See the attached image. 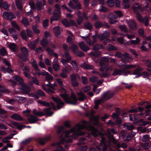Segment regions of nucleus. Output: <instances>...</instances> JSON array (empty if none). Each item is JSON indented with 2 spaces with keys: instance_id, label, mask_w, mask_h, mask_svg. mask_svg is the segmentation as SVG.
<instances>
[{
  "instance_id": "1",
  "label": "nucleus",
  "mask_w": 151,
  "mask_h": 151,
  "mask_svg": "<svg viewBox=\"0 0 151 151\" xmlns=\"http://www.w3.org/2000/svg\"><path fill=\"white\" fill-rule=\"evenodd\" d=\"M56 81L61 87L60 91L61 92L63 93L60 94V96L67 103L74 105L76 104H77L78 99L75 95L72 93L70 98H69V94L68 92L62 87L63 84L62 80L58 78L56 79Z\"/></svg>"
},
{
  "instance_id": "7",
  "label": "nucleus",
  "mask_w": 151,
  "mask_h": 151,
  "mask_svg": "<svg viewBox=\"0 0 151 151\" xmlns=\"http://www.w3.org/2000/svg\"><path fill=\"white\" fill-rule=\"evenodd\" d=\"M136 17L139 21L142 23H144L145 25L146 26L149 25V23L148 22V19L147 17H145L143 19L140 14L138 13H136Z\"/></svg>"
},
{
  "instance_id": "26",
  "label": "nucleus",
  "mask_w": 151,
  "mask_h": 151,
  "mask_svg": "<svg viewBox=\"0 0 151 151\" xmlns=\"http://www.w3.org/2000/svg\"><path fill=\"white\" fill-rule=\"evenodd\" d=\"M51 108L50 107L48 108H45L44 109V112L49 116H51L52 115L53 113L52 111H50Z\"/></svg>"
},
{
  "instance_id": "64",
  "label": "nucleus",
  "mask_w": 151,
  "mask_h": 151,
  "mask_svg": "<svg viewBox=\"0 0 151 151\" xmlns=\"http://www.w3.org/2000/svg\"><path fill=\"white\" fill-rule=\"evenodd\" d=\"M84 27L85 28L89 29H91L92 28V25L88 22L85 23Z\"/></svg>"
},
{
  "instance_id": "25",
  "label": "nucleus",
  "mask_w": 151,
  "mask_h": 151,
  "mask_svg": "<svg viewBox=\"0 0 151 151\" xmlns=\"http://www.w3.org/2000/svg\"><path fill=\"white\" fill-rule=\"evenodd\" d=\"M67 72V69L66 68H64L62 72L60 73L59 75L61 77L66 78L68 77V75L66 74Z\"/></svg>"
},
{
  "instance_id": "11",
  "label": "nucleus",
  "mask_w": 151,
  "mask_h": 151,
  "mask_svg": "<svg viewBox=\"0 0 151 151\" xmlns=\"http://www.w3.org/2000/svg\"><path fill=\"white\" fill-rule=\"evenodd\" d=\"M114 94V92L111 91H108L104 93L102 97L105 101L112 97Z\"/></svg>"
},
{
  "instance_id": "58",
  "label": "nucleus",
  "mask_w": 151,
  "mask_h": 151,
  "mask_svg": "<svg viewBox=\"0 0 151 151\" xmlns=\"http://www.w3.org/2000/svg\"><path fill=\"white\" fill-rule=\"evenodd\" d=\"M107 4L110 7L114 6V0H108L107 1Z\"/></svg>"
},
{
  "instance_id": "29",
  "label": "nucleus",
  "mask_w": 151,
  "mask_h": 151,
  "mask_svg": "<svg viewBox=\"0 0 151 151\" xmlns=\"http://www.w3.org/2000/svg\"><path fill=\"white\" fill-rule=\"evenodd\" d=\"M122 5L124 9H126L129 8L130 5L129 3V0H123Z\"/></svg>"
},
{
  "instance_id": "46",
  "label": "nucleus",
  "mask_w": 151,
  "mask_h": 151,
  "mask_svg": "<svg viewBox=\"0 0 151 151\" xmlns=\"http://www.w3.org/2000/svg\"><path fill=\"white\" fill-rule=\"evenodd\" d=\"M37 102L40 105L43 106H47L49 105V103L47 102L42 101L40 100H39L37 101Z\"/></svg>"
},
{
  "instance_id": "63",
  "label": "nucleus",
  "mask_w": 151,
  "mask_h": 151,
  "mask_svg": "<svg viewBox=\"0 0 151 151\" xmlns=\"http://www.w3.org/2000/svg\"><path fill=\"white\" fill-rule=\"evenodd\" d=\"M0 53L1 55L3 56H4L7 55V53L4 48H2L0 50Z\"/></svg>"
},
{
  "instance_id": "36",
  "label": "nucleus",
  "mask_w": 151,
  "mask_h": 151,
  "mask_svg": "<svg viewBox=\"0 0 151 151\" xmlns=\"http://www.w3.org/2000/svg\"><path fill=\"white\" fill-rule=\"evenodd\" d=\"M33 31L36 34H38L40 33V30L38 29L37 26L36 25H33L32 27Z\"/></svg>"
},
{
  "instance_id": "23",
  "label": "nucleus",
  "mask_w": 151,
  "mask_h": 151,
  "mask_svg": "<svg viewBox=\"0 0 151 151\" xmlns=\"http://www.w3.org/2000/svg\"><path fill=\"white\" fill-rule=\"evenodd\" d=\"M80 66L83 69H93L94 67L93 66L84 63L81 65Z\"/></svg>"
},
{
  "instance_id": "12",
  "label": "nucleus",
  "mask_w": 151,
  "mask_h": 151,
  "mask_svg": "<svg viewBox=\"0 0 151 151\" xmlns=\"http://www.w3.org/2000/svg\"><path fill=\"white\" fill-rule=\"evenodd\" d=\"M110 33L108 31H105L104 33L101 35L97 36V38L100 40L102 41L107 37L110 36Z\"/></svg>"
},
{
  "instance_id": "22",
  "label": "nucleus",
  "mask_w": 151,
  "mask_h": 151,
  "mask_svg": "<svg viewBox=\"0 0 151 151\" xmlns=\"http://www.w3.org/2000/svg\"><path fill=\"white\" fill-rule=\"evenodd\" d=\"M11 117L16 120L22 121L23 119V118L19 114H12L11 116Z\"/></svg>"
},
{
  "instance_id": "60",
  "label": "nucleus",
  "mask_w": 151,
  "mask_h": 151,
  "mask_svg": "<svg viewBox=\"0 0 151 151\" xmlns=\"http://www.w3.org/2000/svg\"><path fill=\"white\" fill-rule=\"evenodd\" d=\"M21 50L23 54L25 55H27L28 54V50L25 47H21Z\"/></svg>"
},
{
  "instance_id": "32",
  "label": "nucleus",
  "mask_w": 151,
  "mask_h": 151,
  "mask_svg": "<svg viewBox=\"0 0 151 151\" xmlns=\"http://www.w3.org/2000/svg\"><path fill=\"white\" fill-rule=\"evenodd\" d=\"M119 65L122 66H123L124 67L125 69H130L131 68V64H128L126 63L122 62V63H119Z\"/></svg>"
},
{
  "instance_id": "37",
  "label": "nucleus",
  "mask_w": 151,
  "mask_h": 151,
  "mask_svg": "<svg viewBox=\"0 0 151 151\" xmlns=\"http://www.w3.org/2000/svg\"><path fill=\"white\" fill-rule=\"evenodd\" d=\"M124 127L126 129L129 130H132L135 128L133 124H124Z\"/></svg>"
},
{
  "instance_id": "24",
  "label": "nucleus",
  "mask_w": 151,
  "mask_h": 151,
  "mask_svg": "<svg viewBox=\"0 0 151 151\" xmlns=\"http://www.w3.org/2000/svg\"><path fill=\"white\" fill-rule=\"evenodd\" d=\"M77 95L78 96V100L80 101H83L86 99L85 96L81 92L78 93Z\"/></svg>"
},
{
  "instance_id": "17",
  "label": "nucleus",
  "mask_w": 151,
  "mask_h": 151,
  "mask_svg": "<svg viewBox=\"0 0 151 151\" xmlns=\"http://www.w3.org/2000/svg\"><path fill=\"white\" fill-rule=\"evenodd\" d=\"M69 7L73 9H81V5L80 3H78L76 6H75L71 1H70L68 4Z\"/></svg>"
},
{
  "instance_id": "5",
  "label": "nucleus",
  "mask_w": 151,
  "mask_h": 151,
  "mask_svg": "<svg viewBox=\"0 0 151 151\" xmlns=\"http://www.w3.org/2000/svg\"><path fill=\"white\" fill-rule=\"evenodd\" d=\"M70 77L71 79V83L73 87H76L78 85V83L77 81L76 78L78 77L79 79H80V77L78 74H73L70 75Z\"/></svg>"
},
{
  "instance_id": "61",
  "label": "nucleus",
  "mask_w": 151,
  "mask_h": 151,
  "mask_svg": "<svg viewBox=\"0 0 151 151\" xmlns=\"http://www.w3.org/2000/svg\"><path fill=\"white\" fill-rule=\"evenodd\" d=\"M149 139V135L147 134H146L143 136L142 141L143 142H146L148 141Z\"/></svg>"
},
{
  "instance_id": "13",
  "label": "nucleus",
  "mask_w": 151,
  "mask_h": 151,
  "mask_svg": "<svg viewBox=\"0 0 151 151\" xmlns=\"http://www.w3.org/2000/svg\"><path fill=\"white\" fill-rule=\"evenodd\" d=\"M127 22L130 29L133 30L137 29V24L134 20H130L128 21Z\"/></svg>"
},
{
  "instance_id": "43",
  "label": "nucleus",
  "mask_w": 151,
  "mask_h": 151,
  "mask_svg": "<svg viewBox=\"0 0 151 151\" xmlns=\"http://www.w3.org/2000/svg\"><path fill=\"white\" fill-rule=\"evenodd\" d=\"M22 0H17L16 1V4L17 8L20 10H21L22 9V6L21 3Z\"/></svg>"
},
{
  "instance_id": "45",
  "label": "nucleus",
  "mask_w": 151,
  "mask_h": 151,
  "mask_svg": "<svg viewBox=\"0 0 151 151\" xmlns=\"http://www.w3.org/2000/svg\"><path fill=\"white\" fill-rule=\"evenodd\" d=\"M40 43L42 46L45 47L47 46L48 44V42L46 39L44 38L41 40Z\"/></svg>"
},
{
  "instance_id": "39",
  "label": "nucleus",
  "mask_w": 151,
  "mask_h": 151,
  "mask_svg": "<svg viewBox=\"0 0 151 151\" xmlns=\"http://www.w3.org/2000/svg\"><path fill=\"white\" fill-rule=\"evenodd\" d=\"M85 133L84 132H81L78 133L74 134L72 135V137L74 138H76L78 137L79 136H81L84 135Z\"/></svg>"
},
{
  "instance_id": "57",
  "label": "nucleus",
  "mask_w": 151,
  "mask_h": 151,
  "mask_svg": "<svg viewBox=\"0 0 151 151\" xmlns=\"http://www.w3.org/2000/svg\"><path fill=\"white\" fill-rule=\"evenodd\" d=\"M119 27L122 30L126 32H128V30H127L126 26L125 25H120L119 26Z\"/></svg>"
},
{
  "instance_id": "16",
  "label": "nucleus",
  "mask_w": 151,
  "mask_h": 151,
  "mask_svg": "<svg viewBox=\"0 0 151 151\" xmlns=\"http://www.w3.org/2000/svg\"><path fill=\"white\" fill-rule=\"evenodd\" d=\"M78 45L80 47L83 51L86 52L90 49L89 47L83 42H79Z\"/></svg>"
},
{
  "instance_id": "33",
  "label": "nucleus",
  "mask_w": 151,
  "mask_h": 151,
  "mask_svg": "<svg viewBox=\"0 0 151 151\" xmlns=\"http://www.w3.org/2000/svg\"><path fill=\"white\" fill-rule=\"evenodd\" d=\"M69 48L73 52L75 53L78 51V47L76 45H73L72 47H69Z\"/></svg>"
},
{
  "instance_id": "6",
  "label": "nucleus",
  "mask_w": 151,
  "mask_h": 151,
  "mask_svg": "<svg viewBox=\"0 0 151 151\" xmlns=\"http://www.w3.org/2000/svg\"><path fill=\"white\" fill-rule=\"evenodd\" d=\"M100 70L103 71L105 70L107 71L109 70L111 71L113 69V67L112 65H109L108 63L104 64L102 62L100 63Z\"/></svg>"
},
{
  "instance_id": "62",
  "label": "nucleus",
  "mask_w": 151,
  "mask_h": 151,
  "mask_svg": "<svg viewBox=\"0 0 151 151\" xmlns=\"http://www.w3.org/2000/svg\"><path fill=\"white\" fill-rule=\"evenodd\" d=\"M12 25L14 27L16 28L18 30H20V28L16 23V22L14 21H12L11 22Z\"/></svg>"
},
{
  "instance_id": "34",
  "label": "nucleus",
  "mask_w": 151,
  "mask_h": 151,
  "mask_svg": "<svg viewBox=\"0 0 151 151\" xmlns=\"http://www.w3.org/2000/svg\"><path fill=\"white\" fill-rule=\"evenodd\" d=\"M0 91L4 93H8L9 92V90L6 88L4 86L2 85H0Z\"/></svg>"
},
{
  "instance_id": "4",
  "label": "nucleus",
  "mask_w": 151,
  "mask_h": 151,
  "mask_svg": "<svg viewBox=\"0 0 151 151\" xmlns=\"http://www.w3.org/2000/svg\"><path fill=\"white\" fill-rule=\"evenodd\" d=\"M129 73V71L123 68H121L120 69H116L113 71L112 74L114 76L117 75H120L124 74L125 75H127V73Z\"/></svg>"
},
{
  "instance_id": "14",
  "label": "nucleus",
  "mask_w": 151,
  "mask_h": 151,
  "mask_svg": "<svg viewBox=\"0 0 151 151\" xmlns=\"http://www.w3.org/2000/svg\"><path fill=\"white\" fill-rule=\"evenodd\" d=\"M123 139L127 141H129L132 138V136L129 134L126 133L124 131H122L120 133Z\"/></svg>"
},
{
  "instance_id": "30",
  "label": "nucleus",
  "mask_w": 151,
  "mask_h": 151,
  "mask_svg": "<svg viewBox=\"0 0 151 151\" xmlns=\"http://www.w3.org/2000/svg\"><path fill=\"white\" fill-rule=\"evenodd\" d=\"M54 31L56 36H58L61 32L60 27L59 26L55 27L54 28Z\"/></svg>"
},
{
  "instance_id": "47",
  "label": "nucleus",
  "mask_w": 151,
  "mask_h": 151,
  "mask_svg": "<svg viewBox=\"0 0 151 151\" xmlns=\"http://www.w3.org/2000/svg\"><path fill=\"white\" fill-rule=\"evenodd\" d=\"M32 140V138H29L22 141V143L23 145H26L29 144Z\"/></svg>"
},
{
  "instance_id": "3",
  "label": "nucleus",
  "mask_w": 151,
  "mask_h": 151,
  "mask_svg": "<svg viewBox=\"0 0 151 151\" xmlns=\"http://www.w3.org/2000/svg\"><path fill=\"white\" fill-rule=\"evenodd\" d=\"M14 79L17 81L19 82V85L24 88L22 90V92L24 93H29L30 90V88L23 82V80L22 78L18 76H14Z\"/></svg>"
},
{
  "instance_id": "21",
  "label": "nucleus",
  "mask_w": 151,
  "mask_h": 151,
  "mask_svg": "<svg viewBox=\"0 0 151 151\" xmlns=\"http://www.w3.org/2000/svg\"><path fill=\"white\" fill-rule=\"evenodd\" d=\"M70 64L72 65L74 70L76 72H78L79 70V68L76 62L73 60L70 62Z\"/></svg>"
},
{
  "instance_id": "10",
  "label": "nucleus",
  "mask_w": 151,
  "mask_h": 151,
  "mask_svg": "<svg viewBox=\"0 0 151 151\" xmlns=\"http://www.w3.org/2000/svg\"><path fill=\"white\" fill-rule=\"evenodd\" d=\"M53 16L51 18L50 22L51 23L53 21L58 20L60 18V15L61 13L58 10L56 11H53Z\"/></svg>"
},
{
  "instance_id": "50",
  "label": "nucleus",
  "mask_w": 151,
  "mask_h": 151,
  "mask_svg": "<svg viewBox=\"0 0 151 151\" xmlns=\"http://www.w3.org/2000/svg\"><path fill=\"white\" fill-rule=\"evenodd\" d=\"M22 22L24 25L26 27L28 26L29 25L28 21L25 17H23L22 20Z\"/></svg>"
},
{
  "instance_id": "2",
  "label": "nucleus",
  "mask_w": 151,
  "mask_h": 151,
  "mask_svg": "<svg viewBox=\"0 0 151 151\" xmlns=\"http://www.w3.org/2000/svg\"><path fill=\"white\" fill-rule=\"evenodd\" d=\"M84 128H86L89 131H91L93 135L95 137L97 136L98 134H101V135H103V134L101 133H99L98 130L92 126H89L88 127H87V126H85L84 125H81L80 124H78L70 130L65 132L64 133L65 137L66 138L68 137H69V134L71 133L75 132H77L79 131L81 129Z\"/></svg>"
},
{
  "instance_id": "27",
  "label": "nucleus",
  "mask_w": 151,
  "mask_h": 151,
  "mask_svg": "<svg viewBox=\"0 0 151 151\" xmlns=\"http://www.w3.org/2000/svg\"><path fill=\"white\" fill-rule=\"evenodd\" d=\"M141 7L140 5H139L138 3H137L134 4L132 6V9L136 13H137V11L140 9Z\"/></svg>"
},
{
  "instance_id": "35",
  "label": "nucleus",
  "mask_w": 151,
  "mask_h": 151,
  "mask_svg": "<svg viewBox=\"0 0 151 151\" xmlns=\"http://www.w3.org/2000/svg\"><path fill=\"white\" fill-rule=\"evenodd\" d=\"M64 54L66 59L67 60L68 62H69L71 60L72 58L70 55L68 51V50H66Z\"/></svg>"
},
{
  "instance_id": "56",
  "label": "nucleus",
  "mask_w": 151,
  "mask_h": 151,
  "mask_svg": "<svg viewBox=\"0 0 151 151\" xmlns=\"http://www.w3.org/2000/svg\"><path fill=\"white\" fill-rule=\"evenodd\" d=\"M63 24L65 27L70 26V23L66 19H64L62 21Z\"/></svg>"
},
{
  "instance_id": "44",
  "label": "nucleus",
  "mask_w": 151,
  "mask_h": 151,
  "mask_svg": "<svg viewBox=\"0 0 151 151\" xmlns=\"http://www.w3.org/2000/svg\"><path fill=\"white\" fill-rule=\"evenodd\" d=\"M104 46L102 45H99L98 44L95 45L93 47V50H97L100 49H104Z\"/></svg>"
},
{
  "instance_id": "59",
  "label": "nucleus",
  "mask_w": 151,
  "mask_h": 151,
  "mask_svg": "<svg viewBox=\"0 0 151 151\" xmlns=\"http://www.w3.org/2000/svg\"><path fill=\"white\" fill-rule=\"evenodd\" d=\"M109 61V59L107 57H104L102 58L101 61L100 62V63L102 62L104 64H106Z\"/></svg>"
},
{
  "instance_id": "51",
  "label": "nucleus",
  "mask_w": 151,
  "mask_h": 151,
  "mask_svg": "<svg viewBox=\"0 0 151 151\" xmlns=\"http://www.w3.org/2000/svg\"><path fill=\"white\" fill-rule=\"evenodd\" d=\"M74 39V36L73 37H71V36L68 35L67 38V42L70 44H72L73 43V40Z\"/></svg>"
},
{
  "instance_id": "18",
  "label": "nucleus",
  "mask_w": 151,
  "mask_h": 151,
  "mask_svg": "<svg viewBox=\"0 0 151 151\" xmlns=\"http://www.w3.org/2000/svg\"><path fill=\"white\" fill-rule=\"evenodd\" d=\"M51 139L50 136L46 137L44 138H40L39 139V143L40 145H43L47 142L49 141Z\"/></svg>"
},
{
  "instance_id": "54",
  "label": "nucleus",
  "mask_w": 151,
  "mask_h": 151,
  "mask_svg": "<svg viewBox=\"0 0 151 151\" xmlns=\"http://www.w3.org/2000/svg\"><path fill=\"white\" fill-rule=\"evenodd\" d=\"M140 42L139 39L138 37H137L135 40H132L130 42L132 44L134 45H136L138 44Z\"/></svg>"
},
{
  "instance_id": "53",
  "label": "nucleus",
  "mask_w": 151,
  "mask_h": 151,
  "mask_svg": "<svg viewBox=\"0 0 151 151\" xmlns=\"http://www.w3.org/2000/svg\"><path fill=\"white\" fill-rule=\"evenodd\" d=\"M36 94L37 96H45V93L40 89L38 90L36 92Z\"/></svg>"
},
{
  "instance_id": "49",
  "label": "nucleus",
  "mask_w": 151,
  "mask_h": 151,
  "mask_svg": "<svg viewBox=\"0 0 151 151\" xmlns=\"http://www.w3.org/2000/svg\"><path fill=\"white\" fill-rule=\"evenodd\" d=\"M115 55L118 58H120L123 60L125 61H127V60H126L125 59L123 58V55L121 53L119 52H116L115 54Z\"/></svg>"
},
{
  "instance_id": "19",
  "label": "nucleus",
  "mask_w": 151,
  "mask_h": 151,
  "mask_svg": "<svg viewBox=\"0 0 151 151\" xmlns=\"http://www.w3.org/2000/svg\"><path fill=\"white\" fill-rule=\"evenodd\" d=\"M131 68H137L133 73V74L134 75L137 74L139 71L142 70V69L139 67L138 65H131Z\"/></svg>"
},
{
  "instance_id": "52",
  "label": "nucleus",
  "mask_w": 151,
  "mask_h": 151,
  "mask_svg": "<svg viewBox=\"0 0 151 151\" xmlns=\"http://www.w3.org/2000/svg\"><path fill=\"white\" fill-rule=\"evenodd\" d=\"M106 48L109 51L116 50H117L116 48L110 44H109L106 46Z\"/></svg>"
},
{
  "instance_id": "20",
  "label": "nucleus",
  "mask_w": 151,
  "mask_h": 151,
  "mask_svg": "<svg viewBox=\"0 0 151 151\" xmlns=\"http://www.w3.org/2000/svg\"><path fill=\"white\" fill-rule=\"evenodd\" d=\"M72 140L73 139L72 138H70L67 140H66L65 138H63L62 139L61 141L59 142L57 144L58 145L63 144L65 142L67 143H69L71 142ZM56 144H53L52 146H54Z\"/></svg>"
},
{
  "instance_id": "8",
  "label": "nucleus",
  "mask_w": 151,
  "mask_h": 151,
  "mask_svg": "<svg viewBox=\"0 0 151 151\" xmlns=\"http://www.w3.org/2000/svg\"><path fill=\"white\" fill-rule=\"evenodd\" d=\"M3 16L5 19L10 21L16 18L15 16L11 12H4L3 14Z\"/></svg>"
},
{
  "instance_id": "40",
  "label": "nucleus",
  "mask_w": 151,
  "mask_h": 151,
  "mask_svg": "<svg viewBox=\"0 0 151 151\" xmlns=\"http://www.w3.org/2000/svg\"><path fill=\"white\" fill-rule=\"evenodd\" d=\"M29 47L32 49H34L35 48L36 44L35 42H30L28 43Z\"/></svg>"
},
{
  "instance_id": "55",
  "label": "nucleus",
  "mask_w": 151,
  "mask_h": 151,
  "mask_svg": "<svg viewBox=\"0 0 151 151\" xmlns=\"http://www.w3.org/2000/svg\"><path fill=\"white\" fill-rule=\"evenodd\" d=\"M53 79V78L49 74L46 76L45 78V80L48 81V82H50Z\"/></svg>"
},
{
  "instance_id": "38",
  "label": "nucleus",
  "mask_w": 151,
  "mask_h": 151,
  "mask_svg": "<svg viewBox=\"0 0 151 151\" xmlns=\"http://www.w3.org/2000/svg\"><path fill=\"white\" fill-rule=\"evenodd\" d=\"M107 132L111 137H112L111 133L115 134L116 133L117 131L114 129H109L107 130Z\"/></svg>"
},
{
  "instance_id": "42",
  "label": "nucleus",
  "mask_w": 151,
  "mask_h": 151,
  "mask_svg": "<svg viewBox=\"0 0 151 151\" xmlns=\"http://www.w3.org/2000/svg\"><path fill=\"white\" fill-rule=\"evenodd\" d=\"M31 63L32 67L34 68L36 70H38V66L36 61L33 60H32Z\"/></svg>"
},
{
  "instance_id": "48",
  "label": "nucleus",
  "mask_w": 151,
  "mask_h": 151,
  "mask_svg": "<svg viewBox=\"0 0 151 151\" xmlns=\"http://www.w3.org/2000/svg\"><path fill=\"white\" fill-rule=\"evenodd\" d=\"M105 101L104 99L102 98L100 99H97L94 100V103L95 104H97L99 105L103 102H104Z\"/></svg>"
},
{
  "instance_id": "28",
  "label": "nucleus",
  "mask_w": 151,
  "mask_h": 151,
  "mask_svg": "<svg viewBox=\"0 0 151 151\" xmlns=\"http://www.w3.org/2000/svg\"><path fill=\"white\" fill-rule=\"evenodd\" d=\"M28 119L30 122L32 123H34L36 122L38 120L37 117L33 115H31Z\"/></svg>"
},
{
  "instance_id": "9",
  "label": "nucleus",
  "mask_w": 151,
  "mask_h": 151,
  "mask_svg": "<svg viewBox=\"0 0 151 151\" xmlns=\"http://www.w3.org/2000/svg\"><path fill=\"white\" fill-rule=\"evenodd\" d=\"M51 98L57 104V106L58 109L61 108L64 105V103L58 97L52 96Z\"/></svg>"
},
{
  "instance_id": "31",
  "label": "nucleus",
  "mask_w": 151,
  "mask_h": 151,
  "mask_svg": "<svg viewBox=\"0 0 151 151\" xmlns=\"http://www.w3.org/2000/svg\"><path fill=\"white\" fill-rule=\"evenodd\" d=\"M9 48L14 52H17V47L15 44L11 43L9 46Z\"/></svg>"
},
{
  "instance_id": "41",
  "label": "nucleus",
  "mask_w": 151,
  "mask_h": 151,
  "mask_svg": "<svg viewBox=\"0 0 151 151\" xmlns=\"http://www.w3.org/2000/svg\"><path fill=\"white\" fill-rule=\"evenodd\" d=\"M37 8L38 10H40L42 9V4L41 1H37L36 3Z\"/></svg>"
},
{
  "instance_id": "15",
  "label": "nucleus",
  "mask_w": 151,
  "mask_h": 151,
  "mask_svg": "<svg viewBox=\"0 0 151 151\" xmlns=\"http://www.w3.org/2000/svg\"><path fill=\"white\" fill-rule=\"evenodd\" d=\"M53 63L52 67L54 70L56 71H58L60 69V65L58 60L55 58L53 61Z\"/></svg>"
}]
</instances>
